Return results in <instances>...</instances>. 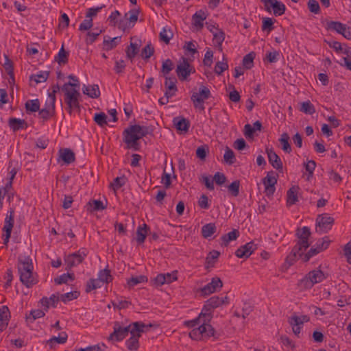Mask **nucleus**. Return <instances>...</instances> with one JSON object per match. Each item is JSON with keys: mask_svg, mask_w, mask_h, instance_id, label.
I'll list each match as a JSON object with an SVG mask.
<instances>
[{"mask_svg": "<svg viewBox=\"0 0 351 351\" xmlns=\"http://www.w3.org/2000/svg\"><path fill=\"white\" fill-rule=\"evenodd\" d=\"M64 101L67 105L66 110L70 114L74 109L80 111V104L77 98L73 97V95H64Z\"/></svg>", "mask_w": 351, "mask_h": 351, "instance_id": "obj_26", "label": "nucleus"}, {"mask_svg": "<svg viewBox=\"0 0 351 351\" xmlns=\"http://www.w3.org/2000/svg\"><path fill=\"white\" fill-rule=\"evenodd\" d=\"M165 79V87L166 88L165 95L167 96V97H172L178 91L176 86L177 80L175 77H166Z\"/></svg>", "mask_w": 351, "mask_h": 351, "instance_id": "obj_18", "label": "nucleus"}, {"mask_svg": "<svg viewBox=\"0 0 351 351\" xmlns=\"http://www.w3.org/2000/svg\"><path fill=\"white\" fill-rule=\"evenodd\" d=\"M221 306L220 298L218 296H213L207 300L202 310L201 315L204 318L210 322L212 318L211 311L215 308Z\"/></svg>", "mask_w": 351, "mask_h": 351, "instance_id": "obj_11", "label": "nucleus"}, {"mask_svg": "<svg viewBox=\"0 0 351 351\" xmlns=\"http://www.w3.org/2000/svg\"><path fill=\"white\" fill-rule=\"evenodd\" d=\"M328 31L335 32L342 35L346 39H351V30L350 27L346 26V25L334 21H327L325 26Z\"/></svg>", "mask_w": 351, "mask_h": 351, "instance_id": "obj_7", "label": "nucleus"}, {"mask_svg": "<svg viewBox=\"0 0 351 351\" xmlns=\"http://www.w3.org/2000/svg\"><path fill=\"white\" fill-rule=\"evenodd\" d=\"M173 34L170 28L164 27L160 32V40L165 44H169L170 40L173 38Z\"/></svg>", "mask_w": 351, "mask_h": 351, "instance_id": "obj_46", "label": "nucleus"}, {"mask_svg": "<svg viewBox=\"0 0 351 351\" xmlns=\"http://www.w3.org/2000/svg\"><path fill=\"white\" fill-rule=\"evenodd\" d=\"M213 40L215 42L217 47L221 50L222 43L225 39V33L222 29L216 28L215 32H213Z\"/></svg>", "mask_w": 351, "mask_h": 351, "instance_id": "obj_42", "label": "nucleus"}, {"mask_svg": "<svg viewBox=\"0 0 351 351\" xmlns=\"http://www.w3.org/2000/svg\"><path fill=\"white\" fill-rule=\"evenodd\" d=\"M173 123L177 130L187 132L190 127V121L181 116L176 117L173 119Z\"/></svg>", "mask_w": 351, "mask_h": 351, "instance_id": "obj_22", "label": "nucleus"}, {"mask_svg": "<svg viewBox=\"0 0 351 351\" xmlns=\"http://www.w3.org/2000/svg\"><path fill=\"white\" fill-rule=\"evenodd\" d=\"M270 164L277 170L282 169V162L278 155H267Z\"/></svg>", "mask_w": 351, "mask_h": 351, "instance_id": "obj_55", "label": "nucleus"}, {"mask_svg": "<svg viewBox=\"0 0 351 351\" xmlns=\"http://www.w3.org/2000/svg\"><path fill=\"white\" fill-rule=\"evenodd\" d=\"M147 282V277L144 275H140L137 276H132L131 278L128 280V285L129 287H134L138 284Z\"/></svg>", "mask_w": 351, "mask_h": 351, "instance_id": "obj_48", "label": "nucleus"}, {"mask_svg": "<svg viewBox=\"0 0 351 351\" xmlns=\"http://www.w3.org/2000/svg\"><path fill=\"white\" fill-rule=\"evenodd\" d=\"M18 270L19 275L33 274L32 259L29 256L24 259L19 258Z\"/></svg>", "mask_w": 351, "mask_h": 351, "instance_id": "obj_19", "label": "nucleus"}, {"mask_svg": "<svg viewBox=\"0 0 351 351\" xmlns=\"http://www.w3.org/2000/svg\"><path fill=\"white\" fill-rule=\"evenodd\" d=\"M69 52L66 51L64 49V45H62L55 60L59 64H64L68 62Z\"/></svg>", "mask_w": 351, "mask_h": 351, "instance_id": "obj_49", "label": "nucleus"}, {"mask_svg": "<svg viewBox=\"0 0 351 351\" xmlns=\"http://www.w3.org/2000/svg\"><path fill=\"white\" fill-rule=\"evenodd\" d=\"M239 237V231L234 229L232 232L223 234L221 239L222 241V245L227 246L230 241L236 240Z\"/></svg>", "mask_w": 351, "mask_h": 351, "instance_id": "obj_37", "label": "nucleus"}, {"mask_svg": "<svg viewBox=\"0 0 351 351\" xmlns=\"http://www.w3.org/2000/svg\"><path fill=\"white\" fill-rule=\"evenodd\" d=\"M306 316L299 317L298 315H293L289 319V323L292 326L293 332L295 335H298L300 332L301 328L303 327Z\"/></svg>", "mask_w": 351, "mask_h": 351, "instance_id": "obj_20", "label": "nucleus"}, {"mask_svg": "<svg viewBox=\"0 0 351 351\" xmlns=\"http://www.w3.org/2000/svg\"><path fill=\"white\" fill-rule=\"evenodd\" d=\"M75 155H59L57 158V162L62 166L64 165H69L75 160Z\"/></svg>", "mask_w": 351, "mask_h": 351, "instance_id": "obj_59", "label": "nucleus"}, {"mask_svg": "<svg viewBox=\"0 0 351 351\" xmlns=\"http://www.w3.org/2000/svg\"><path fill=\"white\" fill-rule=\"evenodd\" d=\"M256 249L257 245L254 241H250L239 247L235 252V255L238 258H247Z\"/></svg>", "mask_w": 351, "mask_h": 351, "instance_id": "obj_17", "label": "nucleus"}, {"mask_svg": "<svg viewBox=\"0 0 351 351\" xmlns=\"http://www.w3.org/2000/svg\"><path fill=\"white\" fill-rule=\"evenodd\" d=\"M132 323L125 327H122L119 322H115L113 327L114 331L109 335L108 340L122 341L128 336L129 332L130 333L132 329Z\"/></svg>", "mask_w": 351, "mask_h": 351, "instance_id": "obj_9", "label": "nucleus"}, {"mask_svg": "<svg viewBox=\"0 0 351 351\" xmlns=\"http://www.w3.org/2000/svg\"><path fill=\"white\" fill-rule=\"evenodd\" d=\"M177 279V271H174L171 273L158 274L156 277L152 279L151 284L156 287H158L165 284H170Z\"/></svg>", "mask_w": 351, "mask_h": 351, "instance_id": "obj_13", "label": "nucleus"}, {"mask_svg": "<svg viewBox=\"0 0 351 351\" xmlns=\"http://www.w3.org/2000/svg\"><path fill=\"white\" fill-rule=\"evenodd\" d=\"M25 108L27 114L38 112L40 109V101L38 99L27 100L25 104Z\"/></svg>", "mask_w": 351, "mask_h": 351, "instance_id": "obj_33", "label": "nucleus"}, {"mask_svg": "<svg viewBox=\"0 0 351 351\" xmlns=\"http://www.w3.org/2000/svg\"><path fill=\"white\" fill-rule=\"evenodd\" d=\"M68 77L70 80L76 82V83H71V82L65 83L62 86V90L64 92V95H73V97L79 99L80 96V93L79 92L80 82L77 77L73 75H69Z\"/></svg>", "mask_w": 351, "mask_h": 351, "instance_id": "obj_10", "label": "nucleus"}, {"mask_svg": "<svg viewBox=\"0 0 351 351\" xmlns=\"http://www.w3.org/2000/svg\"><path fill=\"white\" fill-rule=\"evenodd\" d=\"M8 125L13 131H18L27 128V123L24 119L14 117L9 119Z\"/></svg>", "mask_w": 351, "mask_h": 351, "instance_id": "obj_27", "label": "nucleus"}, {"mask_svg": "<svg viewBox=\"0 0 351 351\" xmlns=\"http://www.w3.org/2000/svg\"><path fill=\"white\" fill-rule=\"evenodd\" d=\"M3 68L6 71L7 74L10 76L8 80L9 84L10 85L14 84V67L13 64L11 60L8 58V56H5V62L3 64Z\"/></svg>", "mask_w": 351, "mask_h": 351, "instance_id": "obj_28", "label": "nucleus"}, {"mask_svg": "<svg viewBox=\"0 0 351 351\" xmlns=\"http://www.w3.org/2000/svg\"><path fill=\"white\" fill-rule=\"evenodd\" d=\"M139 9H132L124 15L125 19L128 22L130 27H132L138 20Z\"/></svg>", "mask_w": 351, "mask_h": 351, "instance_id": "obj_35", "label": "nucleus"}, {"mask_svg": "<svg viewBox=\"0 0 351 351\" xmlns=\"http://www.w3.org/2000/svg\"><path fill=\"white\" fill-rule=\"evenodd\" d=\"M98 278L102 283H109L112 281L113 277L110 274V270L107 268L101 269L99 271Z\"/></svg>", "mask_w": 351, "mask_h": 351, "instance_id": "obj_43", "label": "nucleus"}, {"mask_svg": "<svg viewBox=\"0 0 351 351\" xmlns=\"http://www.w3.org/2000/svg\"><path fill=\"white\" fill-rule=\"evenodd\" d=\"M182 62H180L177 65V68L176 69V74L181 81H184L187 80L188 77L191 74L195 72V68L193 65H191L187 58L184 57H182Z\"/></svg>", "mask_w": 351, "mask_h": 351, "instance_id": "obj_8", "label": "nucleus"}, {"mask_svg": "<svg viewBox=\"0 0 351 351\" xmlns=\"http://www.w3.org/2000/svg\"><path fill=\"white\" fill-rule=\"evenodd\" d=\"M255 53L254 51L250 52L246 54L242 60L243 66L247 69H250L254 65V59L255 58Z\"/></svg>", "mask_w": 351, "mask_h": 351, "instance_id": "obj_47", "label": "nucleus"}, {"mask_svg": "<svg viewBox=\"0 0 351 351\" xmlns=\"http://www.w3.org/2000/svg\"><path fill=\"white\" fill-rule=\"evenodd\" d=\"M80 295V292L77 291L68 292L64 294H62L60 296V300H61L63 302L66 303L68 301L73 300L74 299H77Z\"/></svg>", "mask_w": 351, "mask_h": 351, "instance_id": "obj_60", "label": "nucleus"}, {"mask_svg": "<svg viewBox=\"0 0 351 351\" xmlns=\"http://www.w3.org/2000/svg\"><path fill=\"white\" fill-rule=\"evenodd\" d=\"M174 64L171 59H167L162 62L161 73H162L165 77H169V73L173 69Z\"/></svg>", "mask_w": 351, "mask_h": 351, "instance_id": "obj_45", "label": "nucleus"}, {"mask_svg": "<svg viewBox=\"0 0 351 351\" xmlns=\"http://www.w3.org/2000/svg\"><path fill=\"white\" fill-rule=\"evenodd\" d=\"M94 30L95 32H88L87 33L88 38L86 39V43L87 45L93 44L98 36H99L104 31V29H99L97 28L94 29Z\"/></svg>", "mask_w": 351, "mask_h": 351, "instance_id": "obj_57", "label": "nucleus"}, {"mask_svg": "<svg viewBox=\"0 0 351 351\" xmlns=\"http://www.w3.org/2000/svg\"><path fill=\"white\" fill-rule=\"evenodd\" d=\"M217 230V227L215 223H209L202 226V235L204 238H208L211 237Z\"/></svg>", "mask_w": 351, "mask_h": 351, "instance_id": "obj_40", "label": "nucleus"}, {"mask_svg": "<svg viewBox=\"0 0 351 351\" xmlns=\"http://www.w3.org/2000/svg\"><path fill=\"white\" fill-rule=\"evenodd\" d=\"M220 253L217 250H213L209 252L206 258V268L213 267L215 261L218 259Z\"/></svg>", "mask_w": 351, "mask_h": 351, "instance_id": "obj_41", "label": "nucleus"}, {"mask_svg": "<svg viewBox=\"0 0 351 351\" xmlns=\"http://www.w3.org/2000/svg\"><path fill=\"white\" fill-rule=\"evenodd\" d=\"M88 207H93L90 211L103 210L106 209V205H104L103 202L100 200L93 199L87 203ZM89 210V208H88Z\"/></svg>", "mask_w": 351, "mask_h": 351, "instance_id": "obj_53", "label": "nucleus"}, {"mask_svg": "<svg viewBox=\"0 0 351 351\" xmlns=\"http://www.w3.org/2000/svg\"><path fill=\"white\" fill-rule=\"evenodd\" d=\"M228 69L227 59L225 56H223V61H219L215 64V73L217 75H221L223 71Z\"/></svg>", "mask_w": 351, "mask_h": 351, "instance_id": "obj_50", "label": "nucleus"}, {"mask_svg": "<svg viewBox=\"0 0 351 351\" xmlns=\"http://www.w3.org/2000/svg\"><path fill=\"white\" fill-rule=\"evenodd\" d=\"M49 71H40L37 74H33L29 77L30 80H34L36 84L45 82L49 77Z\"/></svg>", "mask_w": 351, "mask_h": 351, "instance_id": "obj_44", "label": "nucleus"}, {"mask_svg": "<svg viewBox=\"0 0 351 351\" xmlns=\"http://www.w3.org/2000/svg\"><path fill=\"white\" fill-rule=\"evenodd\" d=\"M311 232L308 230V237H310ZM330 241L327 237L324 238L319 239L315 244H313V241H310L308 238V247H311L308 250V260L311 257L315 256L321 252L326 250L328 247Z\"/></svg>", "mask_w": 351, "mask_h": 351, "instance_id": "obj_6", "label": "nucleus"}, {"mask_svg": "<svg viewBox=\"0 0 351 351\" xmlns=\"http://www.w3.org/2000/svg\"><path fill=\"white\" fill-rule=\"evenodd\" d=\"M240 181L236 180L227 186L229 193L233 197H237L239 194Z\"/></svg>", "mask_w": 351, "mask_h": 351, "instance_id": "obj_52", "label": "nucleus"}, {"mask_svg": "<svg viewBox=\"0 0 351 351\" xmlns=\"http://www.w3.org/2000/svg\"><path fill=\"white\" fill-rule=\"evenodd\" d=\"M123 141L126 147L134 151H141V141H144L138 131L132 130V125L126 128L123 132Z\"/></svg>", "mask_w": 351, "mask_h": 351, "instance_id": "obj_4", "label": "nucleus"}, {"mask_svg": "<svg viewBox=\"0 0 351 351\" xmlns=\"http://www.w3.org/2000/svg\"><path fill=\"white\" fill-rule=\"evenodd\" d=\"M86 255L87 250L84 248L78 250L77 252L69 255L65 258V263L66 264V269L69 270L72 267L82 263Z\"/></svg>", "mask_w": 351, "mask_h": 351, "instance_id": "obj_12", "label": "nucleus"}, {"mask_svg": "<svg viewBox=\"0 0 351 351\" xmlns=\"http://www.w3.org/2000/svg\"><path fill=\"white\" fill-rule=\"evenodd\" d=\"M210 97L211 93L208 88L204 85H202L199 87V93H193L191 97V99L193 101V106L195 108H198L200 110H204V100L208 99Z\"/></svg>", "mask_w": 351, "mask_h": 351, "instance_id": "obj_5", "label": "nucleus"}, {"mask_svg": "<svg viewBox=\"0 0 351 351\" xmlns=\"http://www.w3.org/2000/svg\"><path fill=\"white\" fill-rule=\"evenodd\" d=\"M324 42L337 53H341L343 46L340 42L334 40H325Z\"/></svg>", "mask_w": 351, "mask_h": 351, "instance_id": "obj_58", "label": "nucleus"}, {"mask_svg": "<svg viewBox=\"0 0 351 351\" xmlns=\"http://www.w3.org/2000/svg\"><path fill=\"white\" fill-rule=\"evenodd\" d=\"M121 40V36L114 37L111 38L109 36H104L103 41L104 49L106 51H110L117 47L119 41Z\"/></svg>", "mask_w": 351, "mask_h": 351, "instance_id": "obj_31", "label": "nucleus"}, {"mask_svg": "<svg viewBox=\"0 0 351 351\" xmlns=\"http://www.w3.org/2000/svg\"><path fill=\"white\" fill-rule=\"evenodd\" d=\"M278 141L279 147H280L285 152L290 153L291 152V147L289 143V136L288 134L283 133L281 134Z\"/></svg>", "mask_w": 351, "mask_h": 351, "instance_id": "obj_38", "label": "nucleus"}, {"mask_svg": "<svg viewBox=\"0 0 351 351\" xmlns=\"http://www.w3.org/2000/svg\"><path fill=\"white\" fill-rule=\"evenodd\" d=\"M60 300L59 293L52 294L49 298L43 297L40 302L43 306L45 307V311L46 312L48 311L49 306H51L53 308L57 306V304Z\"/></svg>", "mask_w": 351, "mask_h": 351, "instance_id": "obj_21", "label": "nucleus"}, {"mask_svg": "<svg viewBox=\"0 0 351 351\" xmlns=\"http://www.w3.org/2000/svg\"><path fill=\"white\" fill-rule=\"evenodd\" d=\"M21 282L29 288L38 282L37 278L34 276V274H27L20 275Z\"/></svg>", "mask_w": 351, "mask_h": 351, "instance_id": "obj_34", "label": "nucleus"}, {"mask_svg": "<svg viewBox=\"0 0 351 351\" xmlns=\"http://www.w3.org/2000/svg\"><path fill=\"white\" fill-rule=\"evenodd\" d=\"M126 180L127 179L124 176L121 177H117L114 179L113 182L110 183V187H112L114 191H117L125 184Z\"/></svg>", "mask_w": 351, "mask_h": 351, "instance_id": "obj_61", "label": "nucleus"}, {"mask_svg": "<svg viewBox=\"0 0 351 351\" xmlns=\"http://www.w3.org/2000/svg\"><path fill=\"white\" fill-rule=\"evenodd\" d=\"M10 313L6 306L0 308V332L3 331L8 325Z\"/></svg>", "mask_w": 351, "mask_h": 351, "instance_id": "obj_23", "label": "nucleus"}, {"mask_svg": "<svg viewBox=\"0 0 351 351\" xmlns=\"http://www.w3.org/2000/svg\"><path fill=\"white\" fill-rule=\"evenodd\" d=\"M93 119L101 127L107 124V116L104 112L95 114Z\"/></svg>", "mask_w": 351, "mask_h": 351, "instance_id": "obj_63", "label": "nucleus"}, {"mask_svg": "<svg viewBox=\"0 0 351 351\" xmlns=\"http://www.w3.org/2000/svg\"><path fill=\"white\" fill-rule=\"evenodd\" d=\"M132 326L131 337L125 341V345L129 350L136 351L140 346L138 339L141 337V334L152 327V324L146 325L141 322H135L132 323Z\"/></svg>", "mask_w": 351, "mask_h": 351, "instance_id": "obj_2", "label": "nucleus"}, {"mask_svg": "<svg viewBox=\"0 0 351 351\" xmlns=\"http://www.w3.org/2000/svg\"><path fill=\"white\" fill-rule=\"evenodd\" d=\"M140 45L130 42V45L125 49L126 57L132 61L134 57L139 52Z\"/></svg>", "mask_w": 351, "mask_h": 351, "instance_id": "obj_36", "label": "nucleus"}, {"mask_svg": "<svg viewBox=\"0 0 351 351\" xmlns=\"http://www.w3.org/2000/svg\"><path fill=\"white\" fill-rule=\"evenodd\" d=\"M154 53V48L151 44V43H148L142 49L141 53V56L144 60L149 59L151 56H152Z\"/></svg>", "mask_w": 351, "mask_h": 351, "instance_id": "obj_51", "label": "nucleus"}, {"mask_svg": "<svg viewBox=\"0 0 351 351\" xmlns=\"http://www.w3.org/2000/svg\"><path fill=\"white\" fill-rule=\"evenodd\" d=\"M207 14L202 10L197 11L192 16L193 25L198 29L204 26V21L206 19Z\"/></svg>", "mask_w": 351, "mask_h": 351, "instance_id": "obj_25", "label": "nucleus"}, {"mask_svg": "<svg viewBox=\"0 0 351 351\" xmlns=\"http://www.w3.org/2000/svg\"><path fill=\"white\" fill-rule=\"evenodd\" d=\"M135 130H137L138 134L141 135L142 138L147 136V134H149L152 132V130L150 129L149 127L146 126H141L139 125H132V130L135 131Z\"/></svg>", "mask_w": 351, "mask_h": 351, "instance_id": "obj_62", "label": "nucleus"}, {"mask_svg": "<svg viewBox=\"0 0 351 351\" xmlns=\"http://www.w3.org/2000/svg\"><path fill=\"white\" fill-rule=\"evenodd\" d=\"M223 287V282L218 277H214L211 282L208 283L204 287L201 288L200 291L204 296L208 295L220 290Z\"/></svg>", "mask_w": 351, "mask_h": 351, "instance_id": "obj_16", "label": "nucleus"}, {"mask_svg": "<svg viewBox=\"0 0 351 351\" xmlns=\"http://www.w3.org/2000/svg\"><path fill=\"white\" fill-rule=\"evenodd\" d=\"M334 221V218L327 214L318 215L316 220L317 231L327 232L332 228Z\"/></svg>", "mask_w": 351, "mask_h": 351, "instance_id": "obj_15", "label": "nucleus"}, {"mask_svg": "<svg viewBox=\"0 0 351 351\" xmlns=\"http://www.w3.org/2000/svg\"><path fill=\"white\" fill-rule=\"evenodd\" d=\"M149 231V227L145 223H143V226H139L138 227L136 230V238L138 243L141 244L144 243Z\"/></svg>", "mask_w": 351, "mask_h": 351, "instance_id": "obj_29", "label": "nucleus"}, {"mask_svg": "<svg viewBox=\"0 0 351 351\" xmlns=\"http://www.w3.org/2000/svg\"><path fill=\"white\" fill-rule=\"evenodd\" d=\"M45 311L40 309L32 310L30 311L29 315L26 316L27 320H31V322H34L36 319L43 317L45 315Z\"/></svg>", "mask_w": 351, "mask_h": 351, "instance_id": "obj_56", "label": "nucleus"}, {"mask_svg": "<svg viewBox=\"0 0 351 351\" xmlns=\"http://www.w3.org/2000/svg\"><path fill=\"white\" fill-rule=\"evenodd\" d=\"M75 279V275L73 273H66L56 278L54 282L57 285L65 284L69 280H73Z\"/></svg>", "mask_w": 351, "mask_h": 351, "instance_id": "obj_54", "label": "nucleus"}, {"mask_svg": "<svg viewBox=\"0 0 351 351\" xmlns=\"http://www.w3.org/2000/svg\"><path fill=\"white\" fill-rule=\"evenodd\" d=\"M326 278V275L320 269L308 271V281L312 283V285L322 282Z\"/></svg>", "mask_w": 351, "mask_h": 351, "instance_id": "obj_24", "label": "nucleus"}, {"mask_svg": "<svg viewBox=\"0 0 351 351\" xmlns=\"http://www.w3.org/2000/svg\"><path fill=\"white\" fill-rule=\"evenodd\" d=\"M14 210L11 208L8 211V213L5 218V224L3 228V231L5 232V235H3V244L7 245L9 242V239L11 236L12 230L14 226Z\"/></svg>", "mask_w": 351, "mask_h": 351, "instance_id": "obj_14", "label": "nucleus"}, {"mask_svg": "<svg viewBox=\"0 0 351 351\" xmlns=\"http://www.w3.org/2000/svg\"><path fill=\"white\" fill-rule=\"evenodd\" d=\"M208 322L207 319L204 318L201 325L197 328H193L189 332V337L194 340H202L211 337L217 339L218 335L214 328L208 324Z\"/></svg>", "mask_w": 351, "mask_h": 351, "instance_id": "obj_3", "label": "nucleus"}, {"mask_svg": "<svg viewBox=\"0 0 351 351\" xmlns=\"http://www.w3.org/2000/svg\"><path fill=\"white\" fill-rule=\"evenodd\" d=\"M270 5V6L272 7L274 14L276 16H281L285 12V5L280 1H278L277 0H270V1L268 2V5Z\"/></svg>", "mask_w": 351, "mask_h": 351, "instance_id": "obj_32", "label": "nucleus"}, {"mask_svg": "<svg viewBox=\"0 0 351 351\" xmlns=\"http://www.w3.org/2000/svg\"><path fill=\"white\" fill-rule=\"evenodd\" d=\"M82 91L84 95H86L91 98H97L100 95L99 86L97 84L92 86L84 85Z\"/></svg>", "mask_w": 351, "mask_h": 351, "instance_id": "obj_30", "label": "nucleus"}, {"mask_svg": "<svg viewBox=\"0 0 351 351\" xmlns=\"http://www.w3.org/2000/svg\"><path fill=\"white\" fill-rule=\"evenodd\" d=\"M295 236L298 238L297 243L285 259V265L287 267L293 265L299 259L303 262L307 261V227L298 228Z\"/></svg>", "mask_w": 351, "mask_h": 351, "instance_id": "obj_1", "label": "nucleus"}, {"mask_svg": "<svg viewBox=\"0 0 351 351\" xmlns=\"http://www.w3.org/2000/svg\"><path fill=\"white\" fill-rule=\"evenodd\" d=\"M297 189L298 187L293 186L288 190L287 194V205L288 206L295 204L298 201Z\"/></svg>", "mask_w": 351, "mask_h": 351, "instance_id": "obj_39", "label": "nucleus"}, {"mask_svg": "<svg viewBox=\"0 0 351 351\" xmlns=\"http://www.w3.org/2000/svg\"><path fill=\"white\" fill-rule=\"evenodd\" d=\"M21 168V165H19L17 162L14 164V160H10L9 163V169H11L10 171L11 180H13L16 174L19 171Z\"/></svg>", "mask_w": 351, "mask_h": 351, "instance_id": "obj_64", "label": "nucleus"}]
</instances>
